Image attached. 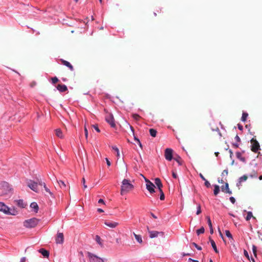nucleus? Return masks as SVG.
<instances>
[{"label": "nucleus", "instance_id": "53", "mask_svg": "<svg viewBox=\"0 0 262 262\" xmlns=\"http://www.w3.org/2000/svg\"><path fill=\"white\" fill-rule=\"evenodd\" d=\"M199 176L200 177H201V178L203 180V181H206V179L205 178V177L203 176V175L202 174V173H200L199 174Z\"/></svg>", "mask_w": 262, "mask_h": 262}, {"label": "nucleus", "instance_id": "11", "mask_svg": "<svg viewBox=\"0 0 262 262\" xmlns=\"http://www.w3.org/2000/svg\"><path fill=\"white\" fill-rule=\"evenodd\" d=\"M149 237L151 238L157 237L159 235L163 236L164 233L163 232H158L157 231H148Z\"/></svg>", "mask_w": 262, "mask_h": 262}, {"label": "nucleus", "instance_id": "24", "mask_svg": "<svg viewBox=\"0 0 262 262\" xmlns=\"http://www.w3.org/2000/svg\"><path fill=\"white\" fill-rule=\"evenodd\" d=\"M134 235L135 236L136 239L137 241L138 242H139V243H142V237L140 235H137V234H135V233H134Z\"/></svg>", "mask_w": 262, "mask_h": 262}, {"label": "nucleus", "instance_id": "51", "mask_svg": "<svg viewBox=\"0 0 262 262\" xmlns=\"http://www.w3.org/2000/svg\"><path fill=\"white\" fill-rule=\"evenodd\" d=\"M133 117H134V119L136 120H138L140 118V116H138V115L133 116Z\"/></svg>", "mask_w": 262, "mask_h": 262}, {"label": "nucleus", "instance_id": "39", "mask_svg": "<svg viewBox=\"0 0 262 262\" xmlns=\"http://www.w3.org/2000/svg\"><path fill=\"white\" fill-rule=\"evenodd\" d=\"M84 134H85V138L87 139L88 137V129L86 128L85 124V126H84Z\"/></svg>", "mask_w": 262, "mask_h": 262}, {"label": "nucleus", "instance_id": "62", "mask_svg": "<svg viewBox=\"0 0 262 262\" xmlns=\"http://www.w3.org/2000/svg\"><path fill=\"white\" fill-rule=\"evenodd\" d=\"M97 211H98L99 212H100V213H101V212H104V211H103L102 209H101V208H98V209H97Z\"/></svg>", "mask_w": 262, "mask_h": 262}, {"label": "nucleus", "instance_id": "61", "mask_svg": "<svg viewBox=\"0 0 262 262\" xmlns=\"http://www.w3.org/2000/svg\"><path fill=\"white\" fill-rule=\"evenodd\" d=\"M134 139L137 142H139L140 140L136 137L134 136Z\"/></svg>", "mask_w": 262, "mask_h": 262}, {"label": "nucleus", "instance_id": "5", "mask_svg": "<svg viewBox=\"0 0 262 262\" xmlns=\"http://www.w3.org/2000/svg\"><path fill=\"white\" fill-rule=\"evenodd\" d=\"M38 184L39 185L38 182H35L32 180H29L27 183L28 186L35 192L38 191Z\"/></svg>", "mask_w": 262, "mask_h": 262}, {"label": "nucleus", "instance_id": "54", "mask_svg": "<svg viewBox=\"0 0 262 262\" xmlns=\"http://www.w3.org/2000/svg\"><path fill=\"white\" fill-rule=\"evenodd\" d=\"M105 160H106V164H107V166H110L111 165L110 161L108 160V159L107 158H105Z\"/></svg>", "mask_w": 262, "mask_h": 262}, {"label": "nucleus", "instance_id": "35", "mask_svg": "<svg viewBox=\"0 0 262 262\" xmlns=\"http://www.w3.org/2000/svg\"><path fill=\"white\" fill-rule=\"evenodd\" d=\"M92 126L98 132L100 133V130L99 129L97 124H93Z\"/></svg>", "mask_w": 262, "mask_h": 262}, {"label": "nucleus", "instance_id": "36", "mask_svg": "<svg viewBox=\"0 0 262 262\" xmlns=\"http://www.w3.org/2000/svg\"><path fill=\"white\" fill-rule=\"evenodd\" d=\"M17 205L20 207H24L23 200H19L17 201Z\"/></svg>", "mask_w": 262, "mask_h": 262}, {"label": "nucleus", "instance_id": "10", "mask_svg": "<svg viewBox=\"0 0 262 262\" xmlns=\"http://www.w3.org/2000/svg\"><path fill=\"white\" fill-rule=\"evenodd\" d=\"M146 187L150 193H153L155 192V186L152 182H147V184H146Z\"/></svg>", "mask_w": 262, "mask_h": 262}, {"label": "nucleus", "instance_id": "37", "mask_svg": "<svg viewBox=\"0 0 262 262\" xmlns=\"http://www.w3.org/2000/svg\"><path fill=\"white\" fill-rule=\"evenodd\" d=\"M201 213V205L199 204L197 206V211H196V214L199 215Z\"/></svg>", "mask_w": 262, "mask_h": 262}, {"label": "nucleus", "instance_id": "31", "mask_svg": "<svg viewBox=\"0 0 262 262\" xmlns=\"http://www.w3.org/2000/svg\"><path fill=\"white\" fill-rule=\"evenodd\" d=\"M174 159L178 163L179 165H182V161L181 158L179 156H178L177 158H174Z\"/></svg>", "mask_w": 262, "mask_h": 262}, {"label": "nucleus", "instance_id": "13", "mask_svg": "<svg viewBox=\"0 0 262 262\" xmlns=\"http://www.w3.org/2000/svg\"><path fill=\"white\" fill-rule=\"evenodd\" d=\"M221 189H222V191L226 193H228V194H232V192L230 190L229 188V185L227 183H225V186H222L221 187Z\"/></svg>", "mask_w": 262, "mask_h": 262}, {"label": "nucleus", "instance_id": "21", "mask_svg": "<svg viewBox=\"0 0 262 262\" xmlns=\"http://www.w3.org/2000/svg\"><path fill=\"white\" fill-rule=\"evenodd\" d=\"M209 239H210V242L211 243V246H212L213 249H214L215 252L216 253H219V252L216 248V244H215L214 241L213 239H211V238H209Z\"/></svg>", "mask_w": 262, "mask_h": 262}, {"label": "nucleus", "instance_id": "1", "mask_svg": "<svg viewBox=\"0 0 262 262\" xmlns=\"http://www.w3.org/2000/svg\"><path fill=\"white\" fill-rule=\"evenodd\" d=\"M134 185L130 183V181L128 179H124L122 182L121 186V195H123L124 194L134 189Z\"/></svg>", "mask_w": 262, "mask_h": 262}, {"label": "nucleus", "instance_id": "22", "mask_svg": "<svg viewBox=\"0 0 262 262\" xmlns=\"http://www.w3.org/2000/svg\"><path fill=\"white\" fill-rule=\"evenodd\" d=\"M248 179V177L246 175H244L239 179V181L237 185L239 186L243 181H246Z\"/></svg>", "mask_w": 262, "mask_h": 262}, {"label": "nucleus", "instance_id": "38", "mask_svg": "<svg viewBox=\"0 0 262 262\" xmlns=\"http://www.w3.org/2000/svg\"><path fill=\"white\" fill-rule=\"evenodd\" d=\"M51 80L53 84H55L58 81V79L56 77L52 78Z\"/></svg>", "mask_w": 262, "mask_h": 262}, {"label": "nucleus", "instance_id": "50", "mask_svg": "<svg viewBox=\"0 0 262 262\" xmlns=\"http://www.w3.org/2000/svg\"><path fill=\"white\" fill-rule=\"evenodd\" d=\"M172 177L174 179H177L178 178L177 174L173 171H172Z\"/></svg>", "mask_w": 262, "mask_h": 262}, {"label": "nucleus", "instance_id": "42", "mask_svg": "<svg viewBox=\"0 0 262 262\" xmlns=\"http://www.w3.org/2000/svg\"><path fill=\"white\" fill-rule=\"evenodd\" d=\"M228 173V171L227 169H225L223 170V171L222 173V176H227Z\"/></svg>", "mask_w": 262, "mask_h": 262}, {"label": "nucleus", "instance_id": "23", "mask_svg": "<svg viewBox=\"0 0 262 262\" xmlns=\"http://www.w3.org/2000/svg\"><path fill=\"white\" fill-rule=\"evenodd\" d=\"M149 133L151 137H155L157 135V132L154 128H150L149 129Z\"/></svg>", "mask_w": 262, "mask_h": 262}, {"label": "nucleus", "instance_id": "44", "mask_svg": "<svg viewBox=\"0 0 262 262\" xmlns=\"http://www.w3.org/2000/svg\"><path fill=\"white\" fill-rule=\"evenodd\" d=\"M236 157H237V158L240 159L241 160H242V161H244V158H241V153H240V152H236Z\"/></svg>", "mask_w": 262, "mask_h": 262}, {"label": "nucleus", "instance_id": "49", "mask_svg": "<svg viewBox=\"0 0 262 262\" xmlns=\"http://www.w3.org/2000/svg\"><path fill=\"white\" fill-rule=\"evenodd\" d=\"M230 201L233 204H234L235 202V199L233 196H231V197L230 198Z\"/></svg>", "mask_w": 262, "mask_h": 262}, {"label": "nucleus", "instance_id": "26", "mask_svg": "<svg viewBox=\"0 0 262 262\" xmlns=\"http://www.w3.org/2000/svg\"><path fill=\"white\" fill-rule=\"evenodd\" d=\"M251 217H253L254 219H255V217L253 216V215H252V213L250 211H249L248 213H247V216L246 217V220L247 221H249L250 220V219Z\"/></svg>", "mask_w": 262, "mask_h": 262}, {"label": "nucleus", "instance_id": "18", "mask_svg": "<svg viewBox=\"0 0 262 262\" xmlns=\"http://www.w3.org/2000/svg\"><path fill=\"white\" fill-rule=\"evenodd\" d=\"M55 134L56 136H57L58 138L60 139H62L64 137V136L61 130L59 128H57L55 130Z\"/></svg>", "mask_w": 262, "mask_h": 262}, {"label": "nucleus", "instance_id": "14", "mask_svg": "<svg viewBox=\"0 0 262 262\" xmlns=\"http://www.w3.org/2000/svg\"><path fill=\"white\" fill-rule=\"evenodd\" d=\"M60 61L63 65L68 67L71 71H73L74 70L73 66L69 62L62 59H60Z\"/></svg>", "mask_w": 262, "mask_h": 262}, {"label": "nucleus", "instance_id": "29", "mask_svg": "<svg viewBox=\"0 0 262 262\" xmlns=\"http://www.w3.org/2000/svg\"><path fill=\"white\" fill-rule=\"evenodd\" d=\"M205 232V229L203 227H202L200 229L196 230V233L198 235H200V234L204 233Z\"/></svg>", "mask_w": 262, "mask_h": 262}, {"label": "nucleus", "instance_id": "45", "mask_svg": "<svg viewBox=\"0 0 262 262\" xmlns=\"http://www.w3.org/2000/svg\"><path fill=\"white\" fill-rule=\"evenodd\" d=\"M82 182L83 183V187L84 189L86 188H87V186L85 185V180L84 178H82Z\"/></svg>", "mask_w": 262, "mask_h": 262}, {"label": "nucleus", "instance_id": "12", "mask_svg": "<svg viewBox=\"0 0 262 262\" xmlns=\"http://www.w3.org/2000/svg\"><path fill=\"white\" fill-rule=\"evenodd\" d=\"M104 224L108 227H110L111 228H114L119 225V223L117 222L112 221H105L104 222Z\"/></svg>", "mask_w": 262, "mask_h": 262}, {"label": "nucleus", "instance_id": "34", "mask_svg": "<svg viewBox=\"0 0 262 262\" xmlns=\"http://www.w3.org/2000/svg\"><path fill=\"white\" fill-rule=\"evenodd\" d=\"M225 234H226V235L228 237L230 238H232V234H231V233L230 232V231L229 230H226L225 231Z\"/></svg>", "mask_w": 262, "mask_h": 262}, {"label": "nucleus", "instance_id": "25", "mask_svg": "<svg viewBox=\"0 0 262 262\" xmlns=\"http://www.w3.org/2000/svg\"><path fill=\"white\" fill-rule=\"evenodd\" d=\"M220 192V187L219 186L215 185H214V189L213 191L214 194L216 195Z\"/></svg>", "mask_w": 262, "mask_h": 262}, {"label": "nucleus", "instance_id": "15", "mask_svg": "<svg viewBox=\"0 0 262 262\" xmlns=\"http://www.w3.org/2000/svg\"><path fill=\"white\" fill-rule=\"evenodd\" d=\"M56 88L60 92H65L68 90L67 86L62 84H58Z\"/></svg>", "mask_w": 262, "mask_h": 262}, {"label": "nucleus", "instance_id": "63", "mask_svg": "<svg viewBox=\"0 0 262 262\" xmlns=\"http://www.w3.org/2000/svg\"><path fill=\"white\" fill-rule=\"evenodd\" d=\"M150 214L154 219L157 218V217L153 213L151 212Z\"/></svg>", "mask_w": 262, "mask_h": 262}, {"label": "nucleus", "instance_id": "4", "mask_svg": "<svg viewBox=\"0 0 262 262\" xmlns=\"http://www.w3.org/2000/svg\"><path fill=\"white\" fill-rule=\"evenodd\" d=\"M251 150L254 152H257L258 150L260 149V146L258 142V141L255 139L254 138H253L251 140Z\"/></svg>", "mask_w": 262, "mask_h": 262}, {"label": "nucleus", "instance_id": "64", "mask_svg": "<svg viewBox=\"0 0 262 262\" xmlns=\"http://www.w3.org/2000/svg\"><path fill=\"white\" fill-rule=\"evenodd\" d=\"M238 128H239V129L242 130L243 126L241 125L238 124Z\"/></svg>", "mask_w": 262, "mask_h": 262}, {"label": "nucleus", "instance_id": "32", "mask_svg": "<svg viewBox=\"0 0 262 262\" xmlns=\"http://www.w3.org/2000/svg\"><path fill=\"white\" fill-rule=\"evenodd\" d=\"M212 130L216 132L217 133V134L219 135V136L220 137H222V134H221V132H220V129H219V127H216L215 128H212Z\"/></svg>", "mask_w": 262, "mask_h": 262}, {"label": "nucleus", "instance_id": "8", "mask_svg": "<svg viewBox=\"0 0 262 262\" xmlns=\"http://www.w3.org/2000/svg\"><path fill=\"white\" fill-rule=\"evenodd\" d=\"M105 120L108 123L110 124L112 127H116V124L113 116H106L105 117Z\"/></svg>", "mask_w": 262, "mask_h": 262}, {"label": "nucleus", "instance_id": "9", "mask_svg": "<svg viewBox=\"0 0 262 262\" xmlns=\"http://www.w3.org/2000/svg\"><path fill=\"white\" fill-rule=\"evenodd\" d=\"M55 240L56 244H62L64 241L63 234L62 233L58 232Z\"/></svg>", "mask_w": 262, "mask_h": 262}, {"label": "nucleus", "instance_id": "27", "mask_svg": "<svg viewBox=\"0 0 262 262\" xmlns=\"http://www.w3.org/2000/svg\"><path fill=\"white\" fill-rule=\"evenodd\" d=\"M58 183L61 188L64 189L66 187V185L64 182L61 180L58 181Z\"/></svg>", "mask_w": 262, "mask_h": 262}, {"label": "nucleus", "instance_id": "40", "mask_svg": "<svg viewBox=\"0 0 262 262\" xmlns=\"http://www.w3.org/2000/svg\"><path fill=\"white\" fill-rule=\"evenodd\" d=\"M96 241L99 244L101 245V238L98 235L96 236Z\"/></svg>", "mask_w": 262, "mask_h": 262}, {"label": "nucleus", "instance_id": "19", "mask_svg": "<svg viewBox=\"0 0 262 262\" xmlns=\"http://www.w3.org/2000/svg\"><path fill=\"white\" fill-rule=\"evenodd\" d=\"M38 183H39V185L43 186L46 192H48L51 195H53V193L50 191L49 189L47 187L46 185L45 184V183L44 182H42L41 181H39Z\"/></svg>", "mask_w": 262, "mask_h": 262}, {"label": "nucleus", "instance_id": "52", "mask_svg": "<svg viewBox=\"0 0 262 262\" xmlns=\"http://www.w3.org/2000/svg\"><path fill=\"white\" fill-rule=\"evenodd\" d=\"M188 261H190V262H199L198 260H194V259H192V258H189L188 259Z\"/></svg>", "mask_w": 262, "mask_h": 262}, {"label": "nucleus", "instance_id": "57", "mask_svg": "<svg viewBox=\"0 0 262 262\" xmlns=\"http://www.w3.org/2000/svg\"><path fill=\"white\" fill-rule=\"evenodd\" d=\"M26 260V257H22L21 259H20V262H25Z\"/></svg>", "mask_w": 262, "mask_h": 262}, {"label": "nucleus", "instance_id": "17", "mask_svg": "<svg viewBox=\"0 0 262 262\" xmlns=\"http://www.w3.org/2000/svg\"><path fill=\"white\" fill-rule=\"evenodd\" d=\"M39 252L40 253L45 257H48L49 256V251L45 249L41 248L39 249Z\"/></svg>", "mask_w": 262, "mask_h": 262}, {"label": "nucleus", "instance_id": "47", "mask_svg": "<svg viewBox=\"0 0 262 262\" xmlns=\"http://www.w3.org/2000/svg\"><path fill=\"white\" fill-rule=\"evenodd\" d=\"M248 116H242V118H241V120L243 122H245L247 120V117Z\"/></svg>", "mask_w": 262, "mask_h": 262}, {"label": "nucleus", "instance_id": "41", "mask_svg": "<svg viewBox=\"0 0 262 262\" xmlns=\"http://www.w3.org/2000/svg\"><path fill=\"white\" fill-rule=\"evenodd\" d=\"M192 245H193L198 250H202L201 247L198 246L196 243L193 242L192 243Z\"/></svg>", "mask_w": 262, "mask_h": 262}, {"label": "nucleus", "instance_id": "7", "mask_svg": "<svg viewBox=\"0 0 262 262\" xmlns=\"http://www.w3.org/2000/svg\"><path fill=\"white\" fill-rule=\"evenodd\" d=\"M89 257L90 262H104L103 260L97 256L89 253Z\"/></svg>", "mask_w": 262, "mask_h": 262}, {"label": "nucleus", "instance_id": "43", "mask_svg": "<svg viewBox=\"0 0 262 262\" xmlns=\"http://www.w3.org/2000/svg\"><path fill=\"white\" fill-rule=\"evenodd\" d=\"M252 251L255 255H256V247L254 245L252 246Z\"/></svg>", "mask_w": 262, "mask_h": 262}, {"label": "nucleus", "instance_id": "28", "mask_svg": "<svg viewBox=\"0 0 262 262\" xmlns=\"http://www.w3.org/2000/svg\"><path fill=\"white\" fill-rule=\"evenodd\" d=\"M112 148L113 150H114L116 151V153H117L116 156L117 157L119 158L120 157L119 149L115 146H113Z\"/></svg>", "mask_w": 262, "mask_h": 262}, {"label": "nucleus", "instance_id": "30", "mask_svg": "<svg viewBox=\"0 0 262 262\" xmlns=\"http://www.w3.org/2000/svg\"><path fill=\"white\" fill-rule=\"evenodd\" d=\"M159 192L160 193V199L161 200L163 201L165 199V195H164V193L162 190V189H160L159 190Z\"/></svg>", "mask_w": 262, "mask_h": 262}, {"label": "nucleus", "instance_id": "60", "mask_svg": "<svg viewBox=\"0 0 262 262\" xmlns=\"http://www.w3.org/2000/svg\"><path fill=\"white\" fill-rule=\"evenodd\" d=\"M233 146L235 148H237L238 147V144L237 143H233Z\"/></svg>", "mask_w": 262, "mask_h": 262}, {"label": "nucleus", "instance_id": "59", "mask_svg": "<svg viewBox=\"0 0 262 262\" xmlns=\"http://www.w3.org/2000/svg\"><path fill=\"white\" fill-rule=\"evenodd\" d=\"M129 127L131 129V130H132V132L133 134L134 135V128L132 126H130V125H129Z\"/></svg>", "mask_w": 262, "mask_h": 262}, {"label": "nucleus", "instance_id": "16", "mask_svg": "<svg viewBox=\"0 0 262 262\" xmlns=\"http://www.w3.org/2000/svg\"><path fill=\"white\" fill-rule=\"evenodd\" d=\"M155 183L159 189V190L162 189L163 187V185L162 184L161 181L159 178H156L155 179Z\"/></svg>", "mask_w": 262, "mask_h": 262}, {"label": "nucleus", "instance_id": "55", "mask_svg": "<svg viewBox=\"0 0 262 262\" xmlns=\"http://www.w3.org/2000/svg\"><path fill=\"white\" fill-rule=\"evenodd\" d=\"M244 255L249 258V255L248 252L246 250H244Z\"/></svg>", "mask_w": 262, "mask_h": 262}, {"label": "nucleus", "instance_id": "3", "mask_svg": "<svg viewBox=\"0 0 262 262\" xmlns=\"http://www.w3.org/2000/svg\"><path fill=\"white\" fill-rule=\"evenodd\" d=\"M0 211H3L6 214H11L13 215H16L17 213V211L15 210H13V212H10V209L2 202H0Z\"/></svg>", "mask_w": 262, "mask_h": 262}, {"label": "nucleus", "instance_id": "20", "mask_svg": "<svg viewBox=\"0 0 262 262\" xmlns=\"http://www.w3.org/2000/svg\"><path fill=\"white\" fill-rule=\"evenodd\" d=\"M30 207L34 209V211L37 213L38 212V206L37 205V204L35 202H33L30 205Z\"/></svg>", "mask_w": 262, "mask_h": 262}, {"label": "nucleus", "instance_id": "33", "mask_svg": "<svg viewBox=\"0 0 262 262\" xmlns=\"http://www.w3.org/2000/svg\"><path fill=\"white\" fill-rule=\"evenodd\" d=\"M206 219L207 220V223H208V226L209 227H212V223H211V220H210V218L209 216H207L206 217Z\"/></svg>", "mask_w": 262, "mask_h": 262}, {"label": "nucleus", "instance_id": "58", "mask_svg": "<svg viewBox=\"0 0 262 262\" xmlns=\"http://www.w3.org/2000/svg\"><path fill=\"white\" fill-rule=\"evenodd\" d=\"M210 228V232L211 234H213V228L212 227H209Z\"/></svg>", "mask_w": 262, "mask_h": 262}, {"label": "nucleus", "instance_id": "6", "mask_svg": "<svg viewBox=\"0 0 262 262\" xmlns=\"http://www.w3.org/2000/svg\"><path fill=\"white\" fill-rule=\"evenodd\" d=\"M173 150L171 148H166L165 150L164 156L165 159L168 161H171L172 159Z\"/></svg>", "mask_w": 262, "mask_h": 262}, {"label": "nucleus", "instance_id": "56", "mask_svg": "<svg viewBox=\"0 0 262 262\" xmlns=\"http://www.w3.org/2000/svg\"><path fill=\"white\" fill-rule=\"evenodd\" d=\"M98 203H102V204H105V203H104V201H103V199H99V201H98Z\"/></svg>", "mask_w": 262, "mask_h": 262}, {"label": "nucleus", "instance_id": "48", "mask_svg": "<svg viewBox=\"0 0 262 262\" xmlns=\"http://www.w3.org/2000/svg\"><path fill=\"white\" fill-rule=\"evenodd\" d=\"M235 139L237 142H239L241 141L240 138L239 137V136L237 135H236V136L235 137Z\"/></svg>", "mask_w": 262, "mask_h": 262}, {"label": "nucleus", "instance_id": "2", "mask_svg": "<svg viewBox=\"0 0 262 262\" xmlns=\"http://www.w3.org/2000/svg\"><path fill=\"white\" fill-rule=\"evenodd\" d=\"M39 221V220L33 217L29 220H26L24 222V226L28 228H32L36 227L37 224H38V222Z\"/></svg>", "mask_w": 262, "mask_h": 262}, {"label": "nucleus", "instance_id": "46", "mask_svg": "<svg viewBox=\"0 0 262 262\" xmlns=\"http://www.w3.org/2000/svg\"><path fill=\"white\" fill-rule=\"evenodd\" d=\"M205 181V185L208 188L210 186V183L207 180H206V181Z\"/></svg>", "mask_w": 262, "mask_h": 262}]
</instances>
